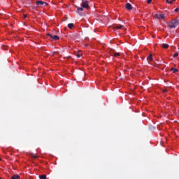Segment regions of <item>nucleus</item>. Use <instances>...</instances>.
<instances>
[{
  "mask_svg": "<svg viewBox=\"0 0 179 179\" xmlns=\"http://www.w3.org/2000/svg\"><path fill=\"white\" fill-rule=\"evenodd\" d=\"M81 6L85 9H87L89 8V1L87 0H83Z\"/></svg>",
  "mask_w": 179,
  "mask_h": 179,
  "instance_id": "obj_1",
  "label": "nucleus"
},
{
  "mask_svg": "<svg viewBox=\"0 0 179 179\" xmlns=\"http://www.w3.org/2000/svg\"><path fill=\"white\" fill-rule=\"evenodd\" d=\"M37 6H47V5H48V3H46L45 1H37L36 2Z\"/></svg>",
  "mask_w": 179,
  "mask_h": 179,
  "instance_id": "obj_2",
  "label": "nucleus"
},
{
  "mask_svg": "<svg viewBox=\"0 0 179 179\" xmlns=\"http://www.w3.org/2000/svg\"><path fill=\"white\" fill-rule=\"evenodd\" d=\"M47 36H49V37H50V38H52V40H59V36L57 35H52L51 34H48Z\"/></svg>",
  "mask_w": 179,
  "mask_h": 179,
  "instance_id": "obj_3",
  "label": "nucleus"
},
{
  "mask_svg": "<svg viewBox=\"0 0 179 179\" xmlns=\"http://www.w3.org/2000/svg\"><path fill=\"white\" fill-rule=\"evenodd\" d=\"M125 8L127 10H132V9H134V8L132 7V5L129 3H126Z\"/></svg>",
  "mask_w": 179,
  "mask_h": 179,
  "instance_id": "obj_4",
  "label": "nucleus"
},
{
  "mask_svg": "<svg viewBox=\"0 0 179 179\" xmlns=\"http://www.w3.org/2000/svg\"><path fill=\"white\" fill-rule=\"evenodd\" d=\"M147 61L148 62H150V61H153V55L150 54L148 57H147Z\"/></svg>",
  "mask_w": 179,
  "mask_h": 179,
  "instance_id": "obj_5",
  "label": "nucleus"
},
{
  "mask_svg": "<svg viewBox=\"0 0 179 179\" xmlns=\"http://www.w3.org/2000/svg\"><path fill=\"white\" fill-rule=\"evenodd\" d=\"M77 10L78 11L79 15H82L80 12H83V7H77Z\"/></svg>",
  "mask_w": 179,
  "mask_h": 179,
  "instance_id": "obj_6",
  "label": "nucleus"
},
{
  "mask_svg": "<svg viewBox=\"0 0 179 179\" xmlns=\"http://www.w3.org/2000/svg\"><path fill=\"white\" fill-rule=\"evenodd\" d=\"M169 27L171 29H176V25L173 22V21L171 22H170L169 24Z\"/></svg>",
  "mask_w": 179,
  "mask_h": 179,
  "instance_id": "obj_7",
  "label": "nucleus"
},
{
  "mask_svg": "<svg viewBox=\"0 0 179 179\" xmlns=\"http://www.w3.org/2000/svg\"><path fill=\"white\" fill-rule=\"evenodd\" d=\"M114 29H115L116 30H118L120 29H124V25H117V26H115Z\"/></svg>",
  "mask_w": 179,
  "mask_h": 179,
  "instance_id": "obj_8",
  "label": "nucleus"
},
{
  "mask_svg": "<svg viewBox=\"0 0 179 179\" xmlns=\"http://www.w3.org/2000/svg\"><path fill=\"white\" fill-rule=\"evenodd\" d=\"M11 179H20V176L19 175H14L11 177Z\"/></svg>",
  "mask_w": 179,
  "mask_h": 179,
  "instance_id": "obj_9",
  "label": "nucleus"
},
{
  "mask_svg": "<svg viewBox=\"0 0 179 179\" xmlns=\"http://www.w3.org/2000/svg\"><path fill=\"white\" fill-rule=\"evenodd\" d=\"M172 22L175 24L176 26L177 24H179V20H172Z\"/></svg>",
  "mask_w": 179,
  "mask_h": 179,
  "instance_id": "obj_10",
  "label": "nucleus"
},
{
  "mask_svg": "<svg viewBox=\"0 0 179 179\" xmlns=\"http://www.w3.org/2000/svg\"><path fill=\"white\" fill-rule=\"evenodd\" d=\"M74 27L73 23H69L68 24L69 29H72Z\"/></svg>",
  "mask_w": 179,
  "mask_h": 179,
  "instance_id": "obj_11",
  "label": "nucleus"
},
{
  "mask_svg": "<svg viewBox=\"0 0 179 179\" xmlns=\"http://www.w3.org/2000/svg\"><path fill=\"white\" fill-rule=\"evenodd\" d=\"M171 71H173V73L178 72V69L174 68H171Z\"/></svg>",
  "mask_w": 179,
  "mask_h": 179,
  "instance_id": "obj_12",
  "label": "nucleus"
},
{
  "mask_svg": "<svg viewBox=\"0 0 179 179\" xmlns=\"http://www.w3.org/2000/svg\"><path fill=\"white\" fill-rule=\"evenodd\" d=\"M39 178L40 179H47V176H45V175L39 176Z\"/></svg>",
  "mask_w": 179,
  "mask_h": 179,
  "instance_id": "obj_13",
  "label": "nucleus"
},
{
  "mask_svg": "<svg viewBox=\"0 0 179 179\" xmlns=\"http://www.w3.org/2000/svg\"><path fill=\"white\" fill-rule=\"evenodd\" d=\"M163 48H169V44L167 43H163L162 44Z\"/></svg>",
  "mask_w": 179,
  "mask_h": 179,
  "instance_id": "obj_14",
  "label": "nucleus"
},
{
  "mask_svg": "<svg viewBox=\"0 0 179 179\" xmlns=\"http://www.w3.org/2000/svg\"><path fill=\"white\" fill-rule=\"evenodd\" d=\"M113 55H114V57H120V52H115Z\"/></svg>",
  "mask_w": 179,
  "mask_h": 179,
  "instance_id": "obj_15",
  "label": "nucleus"
},
{
  "mask_svg": "<svg viewBox=\"0 0 179 179\" xmlns=\"http://www.w3.org/2000/svg\"><path fill=\"white\" fill-rule=\"evenodd\" d=\"M177 57H178V52H176V53L173 55V58H177Z\"/></svg>",
  "mask_w": 179,
  "mask_h": 179,
  "instance_id": "obj_16",
  "label": "nucleus"
},
{
  "mask_svg": "<svg viewBox=\"0 0 179 179\" xmlns=\"http://www.w3.org/2000/svg\"><path fill=\"white\" fill-rule=\"evenodd\" d=\"M167 3H169V5H171L173 3V1H169V0H166Z\"/></svg>",
  "mask_w": 179,
  "mask_h": 179,
  "instance_id": "obj_17",
  "label": "nucleus"
},
{
  "mask_svg": "<svg viewBox=\"0 0 179 179\" xmlns=\"http://www.w3.org/2000/svg\"><path fill=\"white\" fill-rule=\"evenodd\" d=\"M159 17H160V15H159V14H155V17L156 19H159Z\"/></svg>",
  "mask_w": 179,
  "mask_h": 179,
  "instance_id": "obj_18",
  "label": "nucleus"
},
{
  "mask_svg": "<svg viewBox=\"0 0 179 179\" xmlns=\"http://www.w3.org/2000/svg\"><path fill=\"white\" fill-rule=\"evenodd\" d=\"M159 17H161V19H164V15L160 14Z\"/></svg>",
  "mask_w": 179,
  "mask_h": 179,
  "instance_id": "obj_19",
  "label": "nucleus"
},
{
  "mask_svg": "<svg viewBox=\"0 0 179 179\" xmlns=\"http://www.w3.org/2000/svg\"><path fill=\"white\" fill-rule=\"evenodd\" d=\"M76 55L78 58H80V54L77 53Z\"/></svg>",
  "mask_w": 179,
  "mask_h": 179,
  "instance_id": "obj_20",
  "label": "nucleus"
},
{
  "mask_svg": "<svg viewBox=\"0 0 179 179\" xmlns=\"http://www.w3.org/2000/svg\"><path fill=\"white\" fill-rule=\"evenodd\" d=\"M147 3H152V0H147Z\"/></svg>",
  "mask_w": 179,
  "mask_h": 179,
  "instance_id": "obj_21",
  "label": "nucleus"
},
{
  "mask_svg": "<svg viewBox=\"0 0 179 179\" xmlns=\"http://www.w3.org/2000/svg\"><path fill=\"white\" fill-rule=\"evenodd\" d=\"M32 157H33L34 159H37L38 157H37L36 155H33Z\"/></svg>",
  "mask_w": 179,
  "mask_h": 179,
  "instance_id": "obj_22",
  "label": "nucleus"
},
{
  "mask_svg": "<svg viewBox=\"0 0 179 179\" xmlns=\"http://www.w3.org/2000/svg\"><path fill=\"white\" fill-rule=\"evenodd\" d=\"M178 10H179V8H177L175 9V12H178Z\"/></svg>",
  "mask_w": 179,
  "mask_h": 179,
  "instance_id": "obj_23",
  "label": "nucleus"
},
{
  "mask_svg": "<svg viewBox=\"0 0 179 179\" xmlns=\"http://www.w3.org/2000/svg\"><path fill=\"white\" fill-rule=\"evenodd\" d=\"M26 17H27V15H24V19H26Z\"/></svg>",
  "mask_w": 179,
  "mask_h": 179,
  "instance_id": "obj_24",
  "label": "nucleus"
},
{
  "mask_svg": "<svg viewBox=\"0 0 179 179\" xmlns=\"http://www.w3.org/2000/svg\"><path fill=\"white\" fill-rule=\"evenodd\" d=\"M172 1H176V0H172Z\"/></svg>",
  "mask_w": 179,
  "mask_h": 179,
  "instance_id": "obj_25",
  "label": "nucleus"
}]
</instances>
